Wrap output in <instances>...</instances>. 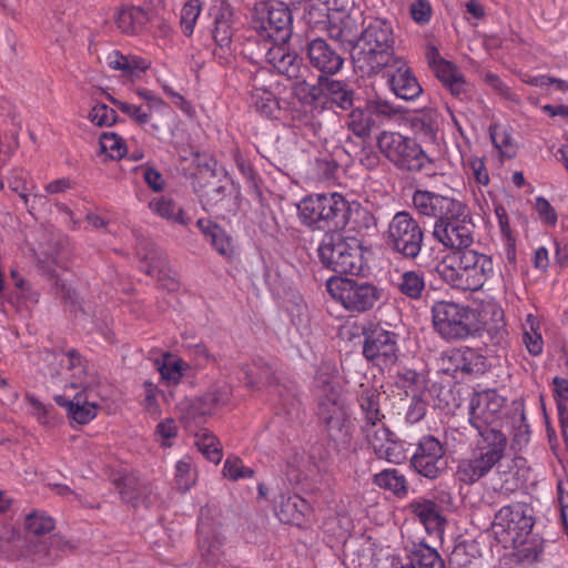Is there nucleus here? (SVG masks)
<instances>
[{
    "mask_svg": "<svg viewBox=\"0 0 568 568\" xmlns=\"http://www.w3.org/2000/svg\"><path fill=\"white\" fill-rule=\"evenodd\" d=\"M387 244L406 257H416L423 243V232L413 216L406 212H397L390 220L386 235Z\"/></svg>",
    "mask_w": 568,
    "mask_h": 568,
    "instance_id": "ddd939ff",
    "label": "nucleus"
},
{
    "mask_svg": "<svg viewBox=\"0 0 568 568\" xmlns=\"http://www.w3.org/2000/svg\"><path fill=\"white\" fill-rule=\"evenodd\" d=\"M414 207L418 213L443 220L447 215L463 214L464 203L434 192L418 190L413 195Z\"/></svg>",
    "mask_w": 568,
    "mask_h": 568,
    "instance_id": "6ab92c4d",
    "label": "nucleus"
},
{
    "mask_svg": "<svg viewBox=\"0 0 568 568\" xmlns=\"http://www.w3.org/2000/svg\"><path fill=\"white\" fill-rule=\"evenodd\" d=\"M251 106L265 118H276L280 103L276 97L266 88H255L250 97Z\"/></svg>",
    "mask_w": 568,
    "mask_h": 568,
    "instance_id": "f704fd0d",
    "label": "nucleus"
},
{
    "mask_svg": "<svg viewBox=\"0 0 568 568\" xmlns=\"http://www.w3.org/2000/svg\"><path fill=\"white\" fill-rule=\"evenodd\" d=\"M182 419L189 424L191 422L199 423L207 415L213 414V406L206 403L204 397L182 403L180 406Z\"/></svg>",
    "mask_w": 568,
    "mask_h": 568,
    "instance_id": "a18cd8bd",
    "label": "nucleus"
},
{
    "mask_svg": "<svg viewBox=\"0 0 568 568\" xmlns=\"http://www.w3.org/2000/svg\"><path fill=\"white\" fill-rule=\"evenodd\" d=\"M374 484L397 496H405L407 494V481L404 475L394 468L385 469L375 474Z\"/></svg>",
    "mask_w": 568,
    "mask_h": 568,
    "instance_id": "4c0bfd02",
    "label": "nucleus"
},
{
    "mask_svg": "<svg viewBox=\"0 0 568 568\" xmlns=\"http://www.w3.org/2000/svg\"><path fill=\"white\" fill-rule=\"evenodd\" d=\"M445 448L433 435L423 436L412 456L413 468L426 478H437L446 467Z\"/></svg>",
    "mask_w": 568,
    "mask_h": 568,
    "instance_id": "f3484780",
    "label": "nucleus"
},
{
    "mask_svg": "<svg viewBox=\"0 0 568 568\" xmlns=\"http://www.w3.org/2000/svg\"><path fill=\"white\" fill-rule=\"evenodd\" d=\"M536 211L538 213L539 220L548 225L555 226L557 223V213L552 205L546 200L544 196H537L535 203Z\"/></svg>",
    "mask_w": 568,
    "mask_h": 568,
    "instance_id": "e2e57ef3",
    "label": "nucleus"
},
{
    "mask_svg": "<svg viewBox=\"0 0 568 568\" xmlns=\"http://www.w3.org/2000/svg\"><path fill=\"white\" fill-rule=\"evenodd\" d=\"M432 316L435 329L446 339H465L478 331V311L454 302L434 303Z\"/></svg>",
    "mask_w": 568,
    "mask_h": 568,
    "instance_id": "1a4fd4ad",
    "label": "nucleus"
},
{
    "mask_svg": "<svg viewBox=\"0 0 568 568\" xmlns=\"http://www.w3.org/2000/svg\"><path fill=\"white\" fill-rule=\"evenodd\" d=\"M534 509L526 503L503 506L495 515L493 530L505 548H513L519 560L534 561L542 551L539 538L532 535Z\"/></svg>",
    "mask_w": 568,
    "mask_h": 568,
    "instance_id": "f03ea898",
    "label": "nucleus"
},
{
    "mask_svg": "<svg viewBox=\"0 0 568 568\" xmlns=\"http://www.w3.org/2000/svg\"><path fill=\"white\" fill-rule=\"evenodd\" d=\"M495 214L498 220V226L501 233V239L504 243V254L506 257V261L515 265L516 263V240L513 235L510 224H509V217L507 214L506 209L503 205H497L495 207Z\"/></svg>",
    "mask_w": 568,
    "mask_h": 568,
    "instance_id": "72a5a7b5",
    "label": "nucleus"
},
{
    "mask_svg": "<svg viewBox=\"0 0 568 568\" xmlns=\"http://www.w3.org/2000/svg\"><path fill=\"white\" fill-rule=\"evenodd\" d=\"M176 436L178 426L173 418H165L155 427L154 439L163 448L172 447Z\"/></svg>",
    "mask_w": 568,
    "mask_h": 568,
    "instance_id": "603ef678",
    "label": "nucleus"
},
{
    "mask_svg": "<svg viewBox=\"0 0 568 568\" xmlns=\"http://www.w3.org/2000/svg\"><path fill=\"white\" fill-rule=\"evenodd\" d=\"M364 24L363 11L354 6L348 10L328 13V33L332 39L346 44H355L358 40L359 27Z\"/></svg>",
    "mask_w": 568,
    "mask_h": 568,
    "instance_id": "aec40b11",
    "label": "nucleus"
},
{
    "mask_svg": "<svg viewBox=\"0 0 568 568\" xmlns=\"http://www.w3.org/2000/svg\"><path fill=\"white\" fill-rule=\"evenodd\" d=\"M521 341L527 352L531 356H539L544 351V339L538 318L532 314H528L521 324Z\"/></svg>",
    "mask_w": 568,
    "mask_h": 568,
    "instance_id": "2f4dec72",
    "label": "nucleus"
},
{
    "mask_svg": "<svg viewBox=\"0 0 568 568\" xmlns=\"http://www.w3.org/2000/svg\"><path fill=\"white\" fill-rule=\"evenodd\" d=\"M439 277L454 288L478 291L495 273L490 256L474 250L448 253L437 265Z\"/></svg>",
    "mask_w": 568,
    "mask_h": 568,
    "instance_id": "7ed1b4c3",
    "label": "nucleus"
},
{
    "mask_svg": "<svg viewBox=\"0 0 568 568\" xmlns=\"http://www.w3.org/2000/svg\"><path fill=\"white\" fill-rule=\"evenodd\" d=\"M196 224L220 255L226 258L235 255L233 239L223 229L203 219H200Z\"/></svg>",
    "mask_w": 568,
    "mask_h": 568,
    "instance_id": "c85d7f7f",
    "label": "nucleus"
},
{
    "mask_svg": "<svg viewBox=\"0 0 568 568\" xmlns=\"http://www.w3.org/2000/svg\"><path fill=\"white\" fill-rule=\"evenodd\" d=\"M214 40L216 44L226 51L231 50L232 38H233V29L232 26L224 16H221L215 19V29L213 32Z\"/></svg>",
    "mask_w": 568,
    "mask_h": 568,
    "instance_id": "864d4df0",
    "label": "nucleus"
},
{
    "mask_svg": "<svg viewBox=\"0 0 568 568\" xmlns=\"http://www.w3.org/2000/svg\"><path fill=\"white\" fill-rule=\"evenodd\" d=\"M396 108L383 99H369L356 105L348 114L347 126L357 136H366L372 129L392 119Z\"/></svg>",
    "mask_w": 568,
    "mask_h": 568,
    "instance_id": "4468645a",
    "label": "nucleus"
},
{
    "mask_svg": "<svg viewBox=\"0 0 568 568\" xmlns=\"http://www.w3.org/2000/svg\"><path fill=\"white\" fill-rule=\"evenodd\" d=\"M292 14L288 7L278 0L262 1L255 4L251 24L263 39L274 43H285L290 40L292 28Z\"/></svg>",
    "mask_w": 568,
    "mask_h": 568,
    "instance_id": "9b49d317",
    "label": "nucleus"
},
{
    "mask_svg": "<svg viewBox=\"0 0 568 568\" xmlns=\"http://www.w3.org/2000/svg\"><path fill=\"white\" fill-rule=\"evenodd\" d=\"M307 55L311 64L323 73L335 74L343 67L341 55L323 39H314L308 43Z\"/></svg>",
    "mask_w": 568,
    "mask_h": 568,
    "instance_id": "4be33fe9",
    "label": "nucleus"
},
{
    "mask_svg": "<svg viewBox=\"0 0 568 568\" xmlns=\"http://www.w3.org/2000/svg\"><path fill=\"white\" fill-rule=\"evenodd\" d=\"M425 287V276L424 273L419 271H406L402 273L397 283L398 291L412 300L422 298Z\"/></svg>",
    "mask_w": 568,
    "mask_h": 568,
    "instance_id": "e433bc0d",
    "label": "nucleus"
},
{
    "mask_svg": "<svg viewBox=\"0 0 568 568\" xmlns=\"http://www.w3.org/2000/svg\"><path fill=\"white\" fill-rule=\"evenodd\" d=\"M389 430L384 426L376 428L374 432L367 430V440L377 455L384 457L389 463L400 464L406 459V452L402 444L393 442Z\"/></svg>",
    "mask_w": 568,
    "mask_h": 568,
    "instance_id": "5701e85b",
    "label": "nucleus"
},
{
    "mask_svg": "<svg viewBox=\"0 0 568 568\" xmlns=\"http://www.w3.org/2000/svg\"><path fill=\"white\" fill-rule=\"evenodd\" d=\"M151 211L169 221L187 224L189 220L183 216L182 209L178 206L172 200L166 197H159L150 202Z\"/></svg>",
    "mask_w": 568,
    "mask_h": 568,
    "instance_id": "c03bdc74",
    "label": "nucleus"
},
{
    "mask_svg": "<svg viewBox=\"0 0 568 568\" xmlns=\"http://www.w3.org/2000/svg\"><path fill=\"white\" fill-rule=\"evenodd\" d=\"M388 67L395 69L389 75L388 83L397 98L409 101L420 95L422 87L403 59H394Z\"/></svg>",
    "mask_w": 568,
    "mask_h": 568,
    "instance_id": "412c9836",
    "label": "nucleus"
},
{
    "mask_svg": "<svg viewBox=\"0 0 568 568\" xmlns=\"http://www.w3.org/2000/svg\"><path fill=\"white\" fill-rule=\"evenodd\" d=\"M506 399L495 389L477 392L469 403V423L479 432L485 433L484 426L493 425L503 415Z\"/></svg>",
    "mask_w": 568,
    "mask_h": 568,
    "instance_id": "a211bd4d",
    "label": "nucleus"
},
{
    "mask_svg": "<svg viewBox=\"0 0 568 568\" xmlns=\"http://www.w3.org/2000/svg\"><path fill=\"white\" fill-rule=\"evenodd\" d=\"M326 288L334 301L353 313L372 310L382 296L381 290L371 282L339 276L328 278Z\"/></svg>",
    "mask_w": 568,
    "mask_h": 568,
    "instance_id": "9d476101",
    "label": "nucleus"
},
{
    "mask_svg": "<svg viewBox=\"0 0 568 568\" xmlns=\"http://www.w3.org/2000/svg\"><path fill=\"white\" fill-rule=\"evenodd\" d=\"M155 364L161 377L168 384H178L187 368V364L183 359L169 353L164 354Z\"/></svg>",
    "mask_w": 568,
    "mask_h": 568,
    "instance_id": "c9c22d12",
    "label": "nucleus"
},
{
    "mask_svg": "<svg viewBox=\"0 0 568 568\" xmlns=\"http://www.w3.org/2000/svg\"><path fill=\"white\" fill-rule=\"evenodd\" d=\"M106 99L113 105H115L122 113L129 115L131 119H133L140 124L146 123L150 119V114L139 105L121 101L111 94H106Z\"/></svg>",
    "mask_w": 568,
    "mask_h": 568,
    "instance_id": "13d9d810",
    "label": "nucleus"
},
{
    "mask_svg": "<svg viewBox=\"0 0 568 568\" xmlns=\"http://www.w3.org/2000/svg\"><path fill=\"white\" fill-rule=\"evenodd\" d=\"M156 396L158 387L151 382H145L143 385L142 405L145 408V410L152 416H159L161 413V408L158 403Z\"/></svg>",
    "mask_w": 568,
    "mask_h": 568,
    "instance_id": "052dcab7",
    "label": "nucleus"
},
{
    "mask_svg": "<svg viewBox=\"0 0 568 568\" xmlns=\"http://www.w3.org/2000/svg\"><path fill=\"white\" fill-rule=\"evenodd\" d=\"M222 474L230 480L248 479L254 476V470L246 467L237 456H229L222 469Z\"/></svg>",
    "mask_w": 568,
    "mask_h": 568,
    "instance_id": "3c124183",
    "label": "nucleus"
},
{
    "mask_svg": "<svg viewBox=\"0 0 568 568\" xmlns=\"http://www.w3.org/2000/svg\"><path fill=\"white\" fill-rule=\"evenodd\" d=\"M195 446L200 453L211 463L219 464L223 452L219 439L207 429H201L195 435Z\"/></svg>",
    "mask_w": 568,
    "mask_h": 568,
    "instance_id": "58836bf2",
    "label": "nucleus"
},
{
    "mask_svg": "<svg viewBox=\"0 0 568 568\" xmlns=\"http://www.w3.org/2000/svg\"><path fill=\"white\" fill-rule=\"evenodd\" d=\"M404 568H445L444 561L435 549L420 550L410 566Z\"/></svg>",
    "mask_w": 568,
    "mask_h": 568,
    "instance_id": "6e6d98bb",
    "label": "nucleus"
},
{
    "mask_svg": "<svg viewBox=\"0 0 568 568\" xmlns=\"http://www.w3.org/2000/svg\"><path fill=\"white\" fill-rule=\"evenodd\" d=\"M365 358L379 367H390L399 354L398 335L383 327H374L365 335Z\"/></svg>",
    "mask_w": 568,
    "mask_h": 568,
    "instance_id": "2eb2a0df",
    "label": "nucleus"
},
{
    "mask_svg": "<svg viewBox=\"0 0 568 568\" xmlns=\"http://www.w3.org/2000/svg\"><path fill=\"white\" fill-rule=\"evenodd\" d=\"M410 397L412 400L406 412V420L410 424H415L422 420L426 415L427 393H414Z\"/></svg>",
    "mask_w": 568,
    "mask_h": 568,
    "instance_id": "4d7b16f0",
    "label": "nucleus"
},
{
    "mask_svg": "<svg viewBox=\"0 0 568 568\" xmlns=\"http://www.w3.org/2000/svg\"><path fill=\"white\" fill-rule=\"evenodd\" d=\"M24 527L28 532L34 536H41L51 532L55 527V521L47 513L34 510L27 515Z\"/></svg>",
    "mask_w": 568,
    "mask_h": 568,
    "instance_id": "49530a36",
    "label": "nucleus"
},
{
    "mask_svg": "<svg viewBox=\"0 0 568 568\" xmlns=\"http://www.w3.org/2000/svg\"><path fill=\"white\" fill-rule=\"evenodd\" d=\"M58 375L65 381V393L54 402L63 407L71 423L87 425L93 420L105 398L99 376L73 349L58 355Z\"/></svg>",
    "mask_w": 568,
    "mask_h": 568,
    "instance_id": "f257e3e1",
    "label": "nucleus"
},
{
    "mask_svg": "<svg viewBox=\"0 0 568 568\" xmlns=\"http://www.w3.org/2000/svg\"><path fill=\"white\" fill-rule=\"evenodd\" d=\"M148 22V13L140 7H122L115 14L118 29L126 34L138 33Z\"/></svg>",
    "mask_w": 568,
    "mask_h": 568,
    "instance_id": "c756f323",
    "label": "nucleus"
},
{
    "mask_svg": "<svg viewBox=\"0 0 568 568\" xmlns=\"http://www.w3.org/2000/svg\"><path fill=\"white\" fill-rule=\"evenodd\" d=\"M347 213V201L336 192L311 194L297 204L298 220L312 230H333L344 226Z\"/></svg>",
    "mask_w": 568,
    "mask_h": 568,
    "instance_id": "0eeeda50",
    "label": "nucleus"
},
{
    "mask_svg": "<svg viewBox=\"0 0 568 568\" xmlns=\"http://www.w3.org/2000/svg\"><path fill=\"white\" fill-rule=\"evenodd\" d=\"M397 383L405 390L407 396H412L414 393H427L425 377L412 369H406L400 373Z\"/></svg>",
    "mask_w": 568,
    "mask_h": 568,
    "instance_id": "8fccbe9b",
    "label": "nucleus"
},
{
    "mask_svg": "<svg viewBox=\"0 0 568 568\" xmlns=\"http://www.w3.org/2000/svg\"><path fill=\"white\" fill-rule=\"evenodd\" d=\"M410 510L418 518L428 534H442L445 526V518L439 506L429 499H417L409 504Z\"/></svg>",
    "mask_w": 568,
    "mask_h": 568,
    "instance_id": "a878e982",
    "label": "nucleus"
},
{
    "mask_svg": "<svg viewBox=\"0 0 568 568\" xmlns=\"http://www.w3.org/2000/svg\"><path fill=\"white\" fill-rule=\"evenodd\" d=\"M200 532V552L202 558L210 565H215L221 561L224 556V542L222 537L201 525Z\"/></svg>",
    "mask_w": 568,
    "mask_h": 568,
    "instance_id": "7c9ffc66",
    "label": "nucleus"
},
{
    "mask_svg": "<svg viewBox=\"0 0 568 568\" xmlns=\"http://www.w3.org/2000/svg\"><path fill=\"white\" fill-rule=\"evenodd\" d=\"M507 438L495 428H486L471 452L458 463L456 476L464 484H474L486 476L505 456Z\"/></svg>",
    "mask_w": 568,
    "mask_h": 568,
    "instance_id": "423d86ee",
    "label": "nucleus"
},
{
    "mask_svg": "<svg viewBox=\"0 0 568 568\" xmlns=\"http://www.w3.org/2000/svg\"><path fill=\"white\" fill-rule=\"evenodd\" d=\"M362 388L358 402L365 420L364 430L367 435V430L374 432L381 425H384V415L379 409V392L374 387H364V385H362Z\"/></svg>",
    "mask_w": 568,
    "mask_h": 568,
    "instance_id": "bb28decb",
    "label": "nucleus"
},
{
    "mask_svg": "<svg viewBox=\"0 0 568 568\" xmlns=\"http://www.w3.org/2000/svg\"><path fill=\"white\" fill-rule=\"evenodd\" d=\"M284 43H275L266 53L267 62L280 74L287 78H296L300 72V60L297 55L290 52Z\"/></svg>",
    "mask_w": 568,
    "mask_h": 568,
    "instance_id": "cd10ccee",
    "label": "nucleus"
},
{
    "mask_svg": "<svg viewBox=\"0 0 568 568\" xmlns=\"http://www.w3.org/2000/svg\"><path fill=\"white\" fill-rule=\"evenodd\" d=\"M412 19L418 24H426L429 22L433 8L429 0H414L409 8Z\"/></svg>",
    "mask_w": 568,
    "mask_h": 568,
    "instance_id": "680f3d73",
    "label": "nucleus"
},
{
    "mask_svg": "<svg viewBox=\"0 0 568 568\" xmlns=\"http://www.w3.org/2000/svg\"><path fill=\"white\" fill-rule=\"evenodd\" d=\"M394 34L389 22L372 21L354 44L353 61L365 74L377 73L397 57L393 55Z\"/></svg>",
    "mask_w": 568,
    "mask_h": 568,
    "instance_id": "20e7f679",
    "label": "nucleus"
},
{
    "mask_svg": "<svg viewBox=\"0 0 568 568\" xmlns=\"http://www.w3.org/2000/svg\"><path fill=\"white\" fill-rule=\"evenodd\" d=\"M88 118L97 126H111L116 122L115 111L104 103L94 104Z\"/></svg>",
    "mask_w": 568,
    "mask_h": 568,
    "instance_id": "5fc2aeb1",
    "label": "nucleus"
},
{
    "mask_svg": "<svg viewBox=\"0 0 568 568\" xmlns=\"http://www.w3.org/2000/svg\"><path fill=\"white\" fill-rule=\"evenodd\" d=\"M106 65L119 71L122 77L135 81L141 78L151 65V62L138 55H124L119 50H112L105 57Z\"/></svg>",
    "mask_w": 568,
    "mask_h": 568,
    "instance_id": "b1692460",
    "label": "nucleus"
},
{
    "mask_svg": "<svg viewBox=\"0 0 568 568\" xmlns=\"http://www.w3.org/2000/svg\"><path fill=\"white\" fill-rule=\"evenodd\" d=\"M196 479L197 474L193 467L191 457L184 456L176 462L174 467V481L179 490H190L195 485Z\"/></svg>",
    "mask_w": 568,
    "mask_h": 568,
    "instance_id": "79ce46f5",
    "label": "nucleus"
},
{
    "mask_svg": "<svg viewBox=\"0 0 568 568\" xmlns=\"http://www.w3.org/2000/svg\"><path fill=\"white\" fill-rule=\"evenodd\" d=\"M314 393L317 398V416L327 426L331 436L346 434L348 413L334 366L323 364L318 368L314 378Z\"/></svg>",
    "mask_w": 568,
    "mask_h": 568,
    "instance_id": "39448f33",
    "label": "nucleus"
},
{
    "mask_svg": "<svg viewBox=\"0 0 568 568\" xmlns=\"http://www.w3.org/2000/svg\"><path fill=\"white\" fill-rule=\"evenodd\" d=\"M432 70L453 94L458 95L466 90V82L463 74L452 62L444 60L436 63Z\"/></svg>",
    "mask_w": 568,
    "mask_h": 568,
    "instance_id": "473e14b6",
    "label": "nucleus"
},
{
    "mask_svg": "<svg viewBox=\"0 0 568 568\" xmlns=\"http://www.w3.org/2000/svg\"><path fill=\"white\" fill-rule=\"evenodd\" d=\"M310 504L298 495H281L275 506L277 518L284 523L295 526H302L305 517L310 514Z\"/></svg>",
    "mask_w": 568,
    "mask_h": 568,
    "instance_id": "393cba45",
    "label": "nucleus"
},
{
    "mask_svg": "<svg viewBox=\"0 0 568 568\" xmlns=\"http://www.w3.org/2000/svg\"><path fill=\"white\" fill-rule=\"evenodd\" d=\"M364 248L358 239L325 236L318 246L321 262L336 273L358 275L364 268Z\"/></svg>",
    "mask_w": 568,
    "mask_h": 568,
    "instance_id": "6e6552de",
    "label": "nucleus"
},
{
    "mask_svg": "<svg viewBox=\"0 0 568 568\" xmlns=\"http://www.w3.org/2000/svg\"><path fill=\"white\" fill-rule=\"evenodd\" d=\"M473 227L468 209L464 204L463 214L447 215L436 221L434 236L446 247L463 250L473 243Z\"/></svg>",
    "mask_w": 568,
    "mask_h": 568,
    "instance_id": "dca6fc26",
    "label": "nucleus"
},
{
    "mask_svg": "<svg viewBox=\"0 0 568 568\" xmlns=\"http://www.w3.org/2000/svg\"><path fill=\"white\" fill-rule=\"evenodd\" d=\"M100 149L108 158L122 159L128 150L124 140L114 132H104L100 136Z\"/></svg>",
    "mask_w": 568,
    "mask_h": 568,
    "instance_id": "de8ad7c7",
    "label": "nucleus"
},
{
    "mask_svg": "<svg viewBox=\"0 0 568 568\" xmlns=\"http://www.w3.org/2000/svg\"><path fill=\"white\" fill-rule=\"evenodd\" d=\"M381 153L399 169L419 171L429 162L428 156L415 140L394 131H382L377 135Z\"/></svg>",
    "mask_w": 568,
    "mask_h": 568,
    "instance_id": "f8f14e48",
    "label": "nucleus"
},
{
    "mask_svg": "<svg viewBox=\"0 0 568 568\" xmlns=\"http://www.w3.org/2000/svg\"><path fill=\"white\" fill-rule=\"evenodd\" d=\"M490 138L501 156L510 159L516 154V144L506 126L493 124L490 126Z\"/></svg>",
    "mask_w": 568,
    "mask_h": 568,
    "instance_id": "37998d69",
    "label": "nucleus"
},
{
    "mask_svg": "<svg viewBox=\"0 0 568 568\" xmlns=\"http://www.w3.org/2000/svg\"><path fill=\"white\" fill-rule=\"evenodd\" d=\"M462 159L463 168L467 178L478 185H488L489 173L486 168L485 159L474 154H463Z\"/></svg>",
    "mask_w": 568,
    "mask_h": 568,
    "instance_id": "a19ab883",
    "label": "nucleus"
},
{
    "mask_svg": "<svg viewBox=\"0 0 568 568\" xmlns=\"http://www.w3.org/2000/svg\"><path fill=\"white\" fill-rule=\"evenodd\" d=\"M27 399L31 407L32 415L37 417L39 423L49 425L53 420L50 405L43 404L33 395H28Z\"/></svg>",
    "mask_w": 568,
    "mask_h": 568,
    "instance_id": "69168bd1",
    "label": "nucleus"
},
{
    "mask_svg": "<svg viewBox=\"0 0 568 568\" xmlns=\"http://www.w3.org/2000/svg\"><path fill=\"white\" fill-rule=\"evenodd\" d=\"M521 81L527 84H530L534 87H539V88H545V87H548L551 84H556L558 90L565 91L568 89L567 82L559 80V79L546 77V75H531L528 73H524L521 75Z\"/></svg>",
    "mask_w": 568,
    "mask_h": 568,
    "instance_id": "338daca9",
    "label": "nucleus"
},
{
    "mask_svg": "<svg viewBox=\"0 0 568 568\" xmlns=\"http://www.w3.org/2000/svg\"><path fill=\"white\" fill-rule=\"evenodd\" d=\"M9 187L19 194L26 205L29 203V194L27 193L26 180L22 176L21 169H13L8 175Z\"/></svg>",
    "mask_w": 568,
    "mask_h": 568,
    "instance_id": "774afa93",
    "label": "nucleus"
},
{
    "mask_svg": "<svg viewBox=\"0 0 568 568\" xmlns=\"http://www.w3.org/2000/svg\"><path fill=\"white\" fill-rule=\"evenodd\" d=\"M20 558L38 565L51 562L49 544L45 540L30 542L21 551Z\"/></svg>",
    "mask_w": 568,
    "mask_h": 568,
    "instance_id": "09e8293b",
    "label": "nucleus"
},
{
    "mask_svg": "<svg viewBox=\"0 0 568 568\" xmlns=\"http://www.w3.org/2000/svg\"><path fill=\"white\" fill-rule=\"evenodd\" d=\"M449 361L456 369L466 373H477L479 366L483 364L481 357L478 353L469 347H459L450 352Z\"/></svg>",
    "mask_w": 568,
    "mask_h": 568,
    "instance_id": "ea45409f",
    "label": "nucleus"
},
{
    "mask_svg": "<svg viewBox=\"0 0 568 568\" xmlns=\"http://www.w3.org/2000/svg\"><path fill=\"white\" fill-rule=\"evenodd\" d=\"M231 388L227 385L217 386L209 390L203 397L209 405L213 406V413L221 406L229 403Z\"/></svg>",
    "mask_w": 568,
    "mask_h": 568,
    "instance_id": "0e129e2a",
    "label": "nucleus"
},
{
    "mask_svg": "<svg viewBox=\"0 0 568 568\" xmlns=\"http://www.w3.org/2000/svg\"><path fill=\"white\" fill-rule=\"evenodd\" d=\"M200 12L201 8L197 1H190L183 6L181 10V27L185 36L193 33Z\"/></svg>",
    "mask_w": 568,
    "mask_h": 568,
    "instance_id": "bf43d9fd",
    "label": "nucleus"
}]
</instances>
